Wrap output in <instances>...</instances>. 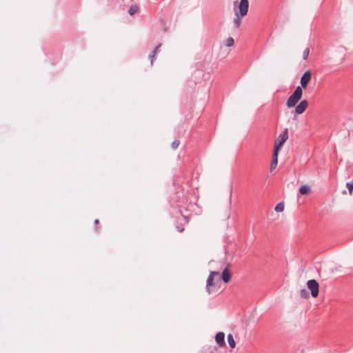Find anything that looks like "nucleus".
I'll return each mask as SVG.
<instances>
[{
  "label": "nucleus",
  "mask_w": 353,
  "mask_h": 353,
  "mask_svg": "<svg viewBox=\"0 0 353 353\" xmlns=\"http://www.w3.org/2000/svg\"><path fill=\"white\" fill-rule=\"evenodd\" d=\"M302 94L303 91L301 87L297 86L292 94H291L287 100L286 105L288 108L295 106V105L301 99Z\"/></svg>",
  "instance_id": "1"
},
{
  "label": "nucleus",
  "mask_w": 353,
  "mask_h": 353,
  "mask_svg": "<svg viewBox=\"0 0 353 353\" xmlns=\"http://www.w3.org/2000/svg\"><path fill=\"white\" fill-rule=\"evenodd\" d=\"M288 138V129L285 128L282 134H281L275 140L274 151L279 152L283 143Z\"/></svg>",
  "instance_id": "2"
},
{
  "label": "nucleus",
  "mask_w": 353,
  "mask_h": 353,
  "mask_svg": "<svg viewBox=\"0 0 353 353\" xmlns=\"http://www.w3.org/2000/svg\"><path fill=\"white\" fill-rule=\"evenodd\" d=\"M307 288L311 292V295L312 297L316 298L318 296L319 294V285L318 282L314 279L309 280L307 282Z\"/></svg>",
  "instance_id": "3"
},
{
  "label": "nucleus",
  "mask_w": 353,
  "mask_h": 353,
  "mask_svg": "<svg viewBox=\"0 0 353 353\" xmlns=\"http://www.w3.org/2000/svg\"><path fill=\"white\" fill-rule=\"evenodd\" d=\"M215 275H219V272L211 271L207 279L206 291L208 292V294H210L212 292L211 287L214 285V283H213V279Z\"/></svg>",
  "instance_id": "4"
},
{
  "label": "nucleus",
  "mask_w": 353,
  "mask_h": 353,
  "mask_svg": "<svg viewBox=\"0 0 353 353\" xmlns=\"http://www.w3.org/2000/svg\"><path fill=\"white\" fill-rule=\"evenodd\" d=\"M312 79V72L310 70H307L303 73L301 78V88H306L307 86L308 83Z\"/></svg>",
  "instance_id": "5"
},
{
  "label": "nucleus",
  "mask_w": 353,
  "mask_h": 353,
  "mask_svg": "<svg viewBox=\"0 0 353 353\" xmlns=\"http://www.w3.org/2000/svg\"><path fill=\"white\" fill-rule=\"evenodd\" d=\"M249 2L248 0H241L239 5V10L241 16H245L248 11Z\"/></svg>",
  "instance_id": "6"
},
{
  "label": "nucleus",
  "mask_w": 353,
  "mask_h": 353,
  "mask_svg": "<svg viewBox=\"0 0 353 353\" xmlns=\"http://www.w3.org/2000/svg\"><path fill=\"white\" fill-rule=\"evenodd\" d=\"M308 106V102L307 100L301 101L298 105L295 108V112L297 114H303Z\"/></svg>",
  "instance_id": "7"
},
{
  "label": "nucleus",
  "mask_w": 353,
  "mask_h": 353,
  "mask_svg": "<svg viewBox=\"0 0 353 353\" xmlns=\"http://www.w3.org/2000/svg\"><path fill=\"white\" fill-rule=\"evenodd\" d=\"M221 277L225 283H228L231 280L232 274L229 270V265L222 272Z\"/></svg>",
  "instance_id": "8"
},
{
  "label": "nucleus",
  "mask_w": 353,
  "mask_h": 353,
  "mask_svg": "<svg viewBox=\"0 0 353 353\" xmlns=\"http://www.w3.org/2000/svg\"><path fill=\"white\" fill-rule=\"evenodd\" d=\"M215 341L220 346H225V334L222 332H218L215 336Z\"/></svg>",
  "instance_id": "9"
},
{
  "label": "nucleus",
  "mask_w": 353,
  "mask_h": 353,
  "mask_svg": "<svg viewBox=\"0 0 353 353\" xmlns=\"http://www.w3.org/2000/svg\"><path fill=\"white\" fill-rule=\"evenodd\" d=\"M161 46V43H159L157 46H156L154 48V49L149 54V59H150L151 65L153 64V62H154V59H156L157 54L160 52Z\"/></svg>",
  "instance_id": "10"
},
{
  "label": "nucleus",
  "mask_w": 353,
  "mask_h": 353,
  "mask_svg": "<svg viewBox=\"0 0 353 353\" xmlns=\"http://www.w3.org/2000/svg\"><path fill=\"white\" fill-rule=\"evenodd\" d=\"M278 155H279V152L274 151L273 155H272V162H271V165H270V170L271 171L274 170L275 168L277 165V163H278Z\"/></svg>",
  "instance_id": "11"
},
{
  "label": "nucleus",
  "mask_w": 353,
  "mask_h": 353,
  "mask_svg": "<svg viewBox=\"0 0 353 353\" xmlns=\"http://www.w3.org/2000/svg\"><path fill=\"white\" fill-rule=\"evenodd\" d=\"M310 192V188L308 185H303L299 188V193L302 195L307 194Z\"/></svg>",
  "instance_id": "12"
},
{
  "label": "nucleus",
  "mask_w": 353,
  "mask_h": 353,
  "mask_svg": "<svg viewBox=\"0 0 353 353\" xmlns=\"http://www.w3.org/2000/svg\"><path fill=\"white\" fill-rule=\"evenodd\" d=\"M228 341L229 345L231 348L235 347L236 343H235L233 336L231 334H228Z\"/></svg>",
  "instance_id": "13"
},
{
  "label": "nucleus",
  "mask_w": 353,
  "mask_h": 353,
  "mask_svg": "<svg viewBox=\"0 0 353 353\" xmlns=\"http://www.w3.org/2000/svg\"><path fill=\"white\" fill-rule=\"evenodd\" d=\"M235 14H236V17L234 19V24L236 26V28H239L241 23V19L237 11H235Z\"/></svg>",
  "instance_id": "14"
},
{
  "label": "nucleus",
  "mask_w": 353,
  "mask_h": 353,
  "mask_svg": "<svg viewBox=\"0 0 353 353\" xmlns=\"http://www.w3.org/2000/svg\"><path fill=\"white\" fill-rule=\"evenodd\" d=\"M139 9V7L137 5H132L128 10V13L130 15L134 14Z\"/></svg>",
  "instance_id": "15"
},
{
  "label": "nucleus",
  "mask_w": 353,
  "mask_h": 353,
  "mask_svg": "<svg viewBox=\"0 0 353 353\" xmlns=\"http://www.w3.org/2000/svg\"><path fill=\"white\" fill-rule=\"evenodd\" d=\"M284 210V204L283 202L279 203L274 208V210L278 212H281Z\"/></svg>",
  "instance_id": "16"
},
{
  "label": "nucleus",
  "mask_w": 353,
  "mask_h": 353,
  "mask_svg": "<svg viewBox=\"0 0 353 353\" xmlns=\"http://www.w3.org/2000/svg\"><path fill=\"white\" fill-rule=\"evenodd\" d=\"M300 295L302 298H304V299H307L309 298V293L307 291V290L305 289H302L301 291H300Z\"/></svg>",
  "instance_id": "17"
},
{
  "label": "nucleus",
  "mask_w": 353,
  "mask_h": 353,
  "mask_svg": "<svg viewBox=\"0 0 353 353\" xmlns=\"http://www.w3.org/2000/svg\"><path fill=\"white\" fill-rule=\"evenodd\" d=\"M234 41L232 37H228L225 41V45L228 47H231L234 45Z\"/></svg>",
  "instance_id": "18"
},
{
  "label": "nucleus",
  "mask_w": 353,
  "mask_h": 353,
  "mask_svg": "<svg viewBox=\"0 0 353 353\" xmlns=\"http://www.w3.org/2000/svg\"><path fill=\"white\" fill-rule=\"evenodd\" d=\"M346 187L347 188V189L349 190L350 194H352V191H353V181H351V182L347 183H346Z\"/></svg>",
  "instance_id": "19"
},
{
  "label": "nucleus",
  "mask_w": 353,
  "mask_h": 353,
  "mask_svg": "<svg viewBox=\"0 0 353 353\" xmlns=\"http://www.w3.org/2000/svg\"><path fill=\"white\" fill-rule=\"evenodd\" d=\"M309 53H310V48H306L304 50L303 53V59L304 60H306L308 58Z\"/></svg>",
  "instance_id": "20"
},
{
  "label": "nucleus",
  "mask_w": 353,
  "mask_h": 353,
  "mask_svg": "<svg viewBox=\"0 0 353 353\" xmlns=\"http://www.w3.org/2000/svg\"><path fill=\"white\" fill-rule=\"evenodd\" d=\"M179 143H180V141L179 140H174L172 143V147L173 149H176L178 148V146L179 145Z\"/></svg>",
  "instance_id": "21"
},
{
  "label": "nucleus",
  "mask_w": 353,
  "mask_h": 353,
  "mask_svg": "<svg viewBox=\"0 0 353 353\" xmlns=\"http://www.w3.org/2000/svg\"><path fill=\"white\" fill-rule=\"evenodd\" d=\"M94 224L96 225V230H99L98 225L99 224V221L98 219H95Z\"/></svg>",
  "instance_id": "22"
},
{
  "label": "nucleus",
  "mask_w": 353,
  "mask_h": 353,
  "mask_svg": "<svg viewBox=\"0 0 353 353\" xmlns=\"http://www.w3.org/2000/svg\"><path fill=\"white\" fill-rule=\"evenodd\" d=\"M177 228H178V231L179 232H182L184 230V228H183V227H181V228L178 227Z\"/></svg>",
  "instance_id": "23"
}]
</instances>
